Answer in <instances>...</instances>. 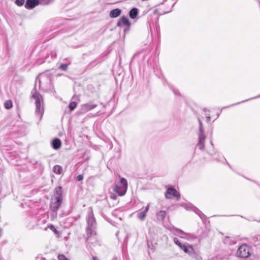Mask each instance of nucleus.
<instances>
[{
  "label": "nucleus",
  "instance_id": "obj_32",
  "mask_svg": "<svg viewBox=\"0 0 260 260\" xmlns=\"http://www.w3.org/2000/svg\"><path fill=\"white\" fill-rule=\"evenodd\" d=\"M207 119H208V120H210V117L209 116H208V117H207Z\"/></svg>",
  "mask_w": 260,
  "mask_h": 260
},
{
  "label": "nucleus",
  "instance_id": "obj_3",
  "mask_svg": "<svg viewBox=\"0 0 260 260\" xmlns=\"http://www.w3.org/2000/svg\"><path fill=\"white\" fill-rule=\"evenodd\" d=\"M120 181L119 184H116L113 188V190L119 196H122L126 193L128 184L126 179L119 176Z\"/></svg>",
  "mask_w": 260,
  "mask_h": 260
},
{
  "label": "nucleus",
  "instance_id": "obj_26",
  "mask_svg": "<svg viewBox=\"0 0 260 260\" xmlns=\"http://www.w3.org/2000/svg\"><path fill=\"white\" fill-rule=\"evenodd\" d=\"M198 147L200 149L203 150L204 148V142H198Z\"/></svg>",
  "mask_w": 260,
  "mask_h": 260
},
{
  "label": "nucleus",
  "instance_id": "obj_31",
  "mask_svg": "<svg viewBox=\"0 0 260 260\" xmlns=\"http://www.w3.org/2000/svg\"><path fill=\"white\" fill-rule=\"evenodd\" d=\"M2 235V230L0 229V237Z\"/></svg>",
  "mask_w": 260,
  "mask_h": 260
},
{
  "label": "nucleus",
  "instance_id": "obj_20",
  "mask_svg": "<svg viewBox=\"0 0 260 260\" xmlns=\"http://www.w3.org/2000/svg\"><path fill=\"white\" fill-rule=\"evenodd\" d=\"M50 229L51 231H52L56 235H57L59 234V232L58 231H57L56 229L55 228V227L52 224H50V225H48V226L46 228V230H47V229Z\"/></svg>",
  "mask_w": 260,
  "mask_h": 260
},
{
  "label": "nucleus",
  "instance_id": "obj_2",
  "mask_svg": "<svg viewBox=\"0 0 260 260\" xmlns=\"http://www.w3.org/2000/svg\"><path fill=\"white\" fill-rule=\"evenodd\" d=\"M62 189L59 186L55 189V193L52 197L50 208L53 212H56L62 203Z\"/></svg>",
  "mask_w": 260,
  "mask_h": 260
},
{
  "label": "nucleus",
  "instance_id": "obj_22",
  "mask_svg": "<svg viewBox=\"0 0 260 260\" xmlns=\"http://www.w3.org/2000/svg\"><path fill=\"white\" fill-rule=\"evenodd\" d=\"M77 103L75 102H72L70 103L69 105V108L71 110H73L75 109L77 107Z\"/></svg>",
  "mask_w": 260,
  "mask_h": 260
},
{
  "label": "nucleus",
  "instance_id": "obj_13",
  "mask_svg": "<svg viewBox=\"0 0 260 260\" xmlns=\"http://www.w3.org/2000/svg\"><path fill=\"white\" fill-rule=\"evenodd\" d=\"M121 11L119 9H115L111 11L110 17L111 18H116L119 16L121 14Z\"/></svg>",
  "mask_w": 260,
  "mask_h": 260
},
{
  "label": "nucleus",
  "instance_id": "obj_16",
  "mask_svg": "<svg viewBox=\"0 0 260 260\" xmlns=\"http://www.w3.org/2000/svg\"><path fill=\"white\" fill-rule=\"evenodd\" d=\"M60 145H61V141L59 139H54L52 141V146L54 149H58L60 147Z\"/></svg>",
  "mask_w": 260,
  "mask_h": 260
},
{
  "label": "nucleus",
  "instance_id": "obj_1",
  "mask_svg": "<svg viewBox=\"0 0 260 260\" xmlns=\"http://www.w3.org/2000/svg\"><path fill=\"white\" fill-rule=\"evenodd\" d=\"M31 97L35 100L36 115L41 119L44 113L43 99L42 96L39 94L36 89L31 91Z\"/></svg>",
  "mask_w": 260,
  "mask_h": 260
},
{
  "label": "nucleus",
  "instance_id": "obj_17",
  "mask_svg": "<svg viewBox=\"0 0 260 260\" xmlns=\"http://www.w3.org/2000/svg\"><path fill=\"white\" fill-rule=\"evenodd\" d=\"M166 214V212L165 211H160L157 213L156 216L158 220H163Z\"/></svg>",
  "mask_w": 260,
  "mask_h": 260
},
{
  "label": "nucleus",
  "instance_id": "obj_25",
  "mask_svg": "<svg viewBox=\"0 0 260 260\" xmlns=\"http://www.w3.org/2000/svg\"><path fill=\"white\" fill-rule=\"evenodd\" d=\"M24 3V0H16L15 4L18 6H22Z\"/></svg>",
  "mask_w": 260,
  "mask_h": 260
},
{
  "label": "nucleus",
  "instance_id": "obj_18",
  "mask_svg": "<svg viewBox=\"0 0 260 260\" xmlns=\"http://www.w3.org/2000/svg\"><path fill=\"white\" fill-rule=\"evenodd\" d=\"M53 172L58 174H60L62 173V168L59 165H55L53 168Z\"/></svg>",
  "mask_w": 260,
  "mask_h": 260
},
{
  "label": "nucleus",
  "instance_id": "obj_12",
  "mask_svg": "<svg viewBox=\"0 0 260 260\" xmlns=\"http://www.w3.org/2000/svg\"><path fill=\"white\" fill-rule=\"evenodd\" d=\"M149 209V206L148 205L147 206L144 211L140 212L138 214V217L140 220H144L145 219Z\"/></svg>",
  "mask_w": 260,
  "mask_h": 260
},
{
  "label": "nucleus",
  "instance_id": "obj_11",
  "mask_svg": "<svg viewBox=\"0 0 260 260\" xmlns=\"http://www.w3.org/2000/svg\"><path fill=\"white\" fill-rule=\"evenodd\" d=\"M200 123V133L199 134V142H204L205 140V136L204 134L203 130L202 127V123L200 120H199Z\"/></svg>",
  "mask_w": 260,
  "mask_h": 260
},
{
  "label": "nucleus",
  "instance_id": "obj_23",
  "mask_svg": "<svg viewBox=\"0 0 260 260\" xmlns=\"http://www.w3.org/2000/svg\"><path fill=\"white\" fill-rule=\"evenodd\" d=\"M173 241L174 243L176 245H177L180 248H181L182 246L184 245L182 244V243L179 241V240L177 238H174Z\"/></svg>",
  "mask_w": 260,
  "mask_h": 260
},
{
  "label": "nucleus",
  "instance_id": "obj_15",
  "mask_svg": "<svg viewBox=\"0 0 260 260\" xmlns=\"http://www.w3.org/2000/svg\"><path fill=\"white\" fill-rule=\"evenodd\" d=\"M138 13V10L137 8H133L129 13V17L132 19H135L137 17Z\"/></svg>",
  "mask_w": 260,
  "mask_h": 260
},
{
  "label": "nucleus",
  "instance_id": "obj_29",
  "mask_svg": "<svg viewBox=\"0 0 260 260\" xmlns=\"http://www.w3.org/2000/svg\"><path fill=\"white\" fill-rule=\"evenodd\" d=\"M110 198L113 199V200H116V198H117V197L116 196H115V195H111L110 196Z\"/></svg>",
  "mask_w": 260,
  "mask_h": 260
},
{
  "label": "nucleus",
  "instance_id": "obj_27",
  "mask_svg": "<svg viewBox=\"0 0 260 260\" xmlns=\"http://www.w3.org/2000/svg\"><path fill=\"white\" fill-rule=\"evenodd\" d=\"M60 67L63 71H66L68 69V66L66 64H61Z\"/></svg>",
  "mask_w": 260,
  "mask_h": 260
},
{
  "label": "nucleus",
  "instance_id": "obj_6",
  "mask_svg": "<svg viewBox=\"0 0 260 260\" xmlns=\"http://www.w3.org/2000/svg\"><path fill=\"white\" fill-rule=\"evenodd\" d=\"M97 104H94L92 102L85 103L81 105L80 108L78 113L79 114H84L89 111H90L95 107H96Z\"/></svg>",
  "mask_w": 260,
  "mask_h": 260
},
{
  "label": "nucleus",
  "instance_id": "obj_28",
  "mask_svg": "<svg viewBox=\"0 0 260 260\" xmlns=\"http://www.w3.org/2000/svg\"><path fill=\"white\" fill-rule=\"evenodd\" d=\"M83 176L82 175H79L77 177V180L78 181H81L83 179Z\"/></svg>",
  "mask_w": 260,
  "mask_h": 260
},
{
  "label": "nucleus",
  "instance_id": "obj_24",
  "mask_svg": "<svg viewBox=\"0 0 260 260\" xmlns=\"http://www.w3.org/2000/svg\"><path fill=\"white\" fill-rule=\"evenodd\" d=\"M224 242L228 245L234 244V242H232L229 237H226L224 239Z\"/></svg>",
  "mask_w": 260,
  "mask_h": 260
},
{
  "label": "nucleus",
  "instance_id": "obj_14",
  "mask_svg": "<svg viewBox=\"0 0 260 260\" xmlns=\"http://www.w3.org/2000/svg\"><path fill=\"white\" fill-rule=\"evenodd\" d=\"M176 231L178 233V236L180 238L187 240H189V234L184 233L182 231L179 229H176Z\"/></svg>",
  "mask_w": 260,
  "mask_h": 260
},
{
  "label": "nucleus",
  "instance_id": "obj_9",
  "mask_svg": "<svg viewBox=\"0 0 260 260\" xmlns=\"http://www.w3.org/2000/svg\"><path fill=\"white\" fill-rule=\"evenodd\" d=\"M117 25L118 26L125 25L129 27L131 25V23L127 17L123 16L118 21Z\"/></svg>",
  "mask_w": 260,
  "mask_h": 260
},
{
  "label": "nucleus",
  "instance_id": "obj_5",
  "mask_svg": "<svg viewBox=\"0 0 260 260\" xmlns=\"http://www.w3.org/2000/svg\"><path fill=\"white\" fill-rule=\"evenodd\" d=\"M87 221L88 224L87 228V233L88 235L92 233V231L95 226V221L92 212H90L88 214Z\"/></svg>",
  "mask_w": 260,
  "mask_h": 260
},
{
  "label": "nucleus",
  "instance_id": "obj_19",
  "mask_svg": "<svg viewBox=\"0 0 260 260\" xmlns=\"http://www.w3.org/2000/svg\"><path fill=\"white\" fill-rule=\"evenodd\" d=\"M5 108L7 109L11 108L13 106V103L11 100H7L4 103Z\"/></svg>",
  "mask_w": 260,
  "mask_h": 260
},
{
  "label": "nucleus",
  "instance_id": "obj_10",
  "mask_svg": "<svg viewBox=\"0 0 260 260\" xmlns=\"http://www.w3.org/2000/svg\"><path fill=\"white\" fill-rule=\"evenodd\" d=\"M181 249L188 254L191 255L194 253V249L193 247L188 244H184Z\"/></svg>",
  "mask_w": 260,
  "mask_h": 260
},
{
  "label": "nucleus",
  "instance_id": "obj_30",
  "mask_svg": "<svg viewBox=\"0 0 260 260\" xmlns=\"http://www.w3.org/2000/svg\"><path fill=\"white\" fill-rule=\"evenodd\" d=\"M92 260H98L97 257L95 256L93 257Z\"/></svg>",
  "mask_w": 260,
  "mask_h": 260
},
{
  "label": "nucleus",
  "instance_id": "obj_8",
  "mask_svg": "<svg viewBox=\"0 0 260 260\" xmlns=\"http://www.w3.org/2000/svg\"><path fill=\"white\" fill-rule=\"evenodd\" d=\"M41 4L40 0H26L25 7L26 9H32L38 5Z\"/></svg>",
  "mask_w": 260,
  "mask_h": 260
},
{
  "label": "nucleus",
  "instance_id": "obj_21",
  "mask_svg": "<svg viewBox=\"0 0 260 260\" xmlns=\"http://www.w3.org/2000/svg\"><path fill=\"white\" fill-rule=\"evenodd\" d=\"M54 0H40L41 5H47L51 3Z\"/></svg>",
  "mask_w": 260,
  "mask_h": 260
},
{
  "label": "nucleus",
  "instance_id": "obj_4",
  "mask_svg": "<svg viewBox=\"0 0 260 260\" xmlns=\"http://www.w3.org/2000/svg\"><path fill=\"white\" fill-rule=\"evenodd\" d=\"M236 254L240 257H247L251 254V248L247 244H242L238 249Z\"/></svg>",
  "mask_w": 260,
  "mask_h": 260
},
{
  "label": "nucleus",
  "instance_id": "obj_7",
  "mask_svg": "<svg viewBox=\"0 0 260 260\" xmlns=\"http://www.w3.org/2000/svg\"><path fill=\"white\" fill-rule=\"evenodd\" d=\"M165 196L168 199H172L173 197H175L177 199H179L180 198L179 193L176 189L172 188L168 189Z\"/></svg>",
  "mask_w": 260,
  "mask_h": 260
}]
</instances>
